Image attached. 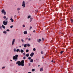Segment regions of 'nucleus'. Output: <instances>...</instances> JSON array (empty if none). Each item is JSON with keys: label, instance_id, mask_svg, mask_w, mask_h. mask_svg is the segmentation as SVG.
<instances>
[{"label": "nucleus", "instance_id": "9d476101", "mask_svg": "<svg viewBox=\"0 0 73 73\" xmlns=\"http://www.w3.org/2000/svg\"><path fill=\"white\" fill-rule=\"evenodd\" d=\"M29 53H28L27 54H26V57H29Z\"/></svg>", "mask_w": 73, "mask_h": 73}, {"label": "nucleus", "instance_id": "1a4fd4ad", "mask_svg": "<svg viewBox=\"0 0 73 73\" xmlns=\"http://www.w3.org/2000/svg\"><path fill=\"white\" fill-rule=\"evenodd\" d=\"M37 41L38 42H40V41H41V40L40 39H38Z\"/></svg>", "mask_w": 73, "mask_h": 73}, {"label": "nucleus", "instance_id": "864d4df0", "mask_svg": "<svg viewBox=\"0 0 73 73\" xmlns=\"http://www.w3.org/2000/svg\"><path fill=\"white\" fill-rule=\"evenodd\" d=\"M11 61H12V60H11Z\"/></svg>", "mask_w": 73, "mask_h": 73}, {"label": "nucleus", "instance_id": "f257e3e1", "mask_svg": "<svg viewBox=\"0 0 73 73\" xmlns=\"http://www.w3.org/2000/svg\"><path fill=\"white\" fill-rule=\"evenodd\" d=\"M17 57H18V55H16L15 56H14L13 57V59L16 61L17 60Z\"/></svg>", "mask_w": 73, "mask_h": 73}, {"label": "nucleus", "instance_id": "0eeeda50", "mask_svg": "<svg viewBox=\"0 0 73 73\" xmlns=\"http://www.w3.org/2000/svg\"><path fill=\"white\" fill-rule=\"evenodd\" d=\"M15 39H14L12 42V45H13L14 44V43H15Z\"/></svg>", "mask_w": 73, "mask_h": 73}, {"label": "nucleus", "instance_id": "8fccbe9b", "mask_svg": "<svg viewBox=\"0 0 73 73\" xmlns=\"http://www.w3.org/2000/svg\"><path fill=\"white\" fill-rule=\"evenodd\" d=\"M35 32V31L34 30L33 31V32Z\"/></svg>", "mask_w": 73, "mask_h": 73}, {"label": "nucleus", "instance_id": "58836bf2", "mask_svg": "<svg viewBox=\"0 0 73 73\" xmlns=\"http://www.w3.org/2000/svg\"><path fill=\"white\" fill-rule=\"evenodd\" d=\"M28 40H29V41H30V40H31V38H29L28 39Z\"/></svg>", "mask_w": 73, "mask_h": 73}, {"label": "nucleus", "instance_id": "2f4dec72", "mask_svg": "<svg viewBox=\"0 0 73 73\" xmlns=\"http://www.w3.org/2000/svg\"><path fill=\"white\" fill-rule=\"evenodd\" d=\"M7 32H9V29H7Z\"/></svg>", "mask_w": 73, "mask_h": 73}, {"label": "nucleus", "instance_id": "c756f323", "mask_svg": "<svg viewBox=\"0 0 73 73\" xmlns=\"http://www.w3.org/2000/svg\"><path fill=\"white\" fill-rule=\"evenodd\" d=\"M53 63H54V62L53 61V60H52L51 61Z\"/></svg>", "mask_w": 73, "mask_h": 73}, {"label": "nucleus", "instance_id": "f03ea898", "mask_svg": "<svg viewBox=\"0 0 73 73\" xmlns=\"http://www.w3.org/2000/svg\"><path fill=\"white\" fill-rule=\"evenodd\" d=\"M3 24L5 25H7V24H8V22L7 21H4L3 22Z\"/></svg>", "mask_w": 73, "mask_h": 73}, {"label": "nucleus", "instance_id": "6ab92c4d", "mask_svg": "<svg viewBox=\"0 0 73 73\" xmlns=\"http://www.w3.org/2000/svg\"><path fill=\"white\" fill-rule=\"evenodd\" d=\"M27 46H28L29 47V46H30V45L29 44H27Z\"/></svg>", "mask_w": 73, "mask_h": 73}, {"label": "nucleus", "instance_id": "39448f33", "mask_svg": "<svg viewBox=\"0 0 73 73\" xmlns=\"http://www.w3.org/2000/svg\"><path fill=\"white\" fill-rule=\"evenodd\" d=\"M34 55V53L32 52L30 55V56L31 57H32Z\"/></svg>", "mask_w": 73, "mask_h": 73}, {"label": "nucleus", "instance_id": "6e6d98bb", "mask_svg": "<svg viewBox=\"0 0 73 73\" xmlns=\"http://www.w3.org/2000/svg\"><path fill=\"white\" fill-rule=\"evenodd\" d=\"M60 20V21H61V20Z\"/></svg>", "mask_w": 73, "mask_h": 73}, {"label": "nucleus", "instance_id": "79ce46f5", "mask_svg": "<svg viewBox=\"0 0 73 73\" xmlns=\"http://www.w3.org/2000/svg\"><path fill=\"white\" fill-rule=\"evenodd\" d=\"M21 41H22V42H23V41H24V40H23V39H22Z\"/></svg>", "mask_w": 73, "mask_h": 73}, {"label": "nucleus", "instance_id": "37998d69", "mask_svg": "<svg viewBox=\"0 0 73 73\" xmlns=\"http://www.w3.org/2000/svg\"><path fill=\"white\" fill-rule=\"evenodd\" d=\"M14 17H17L16 15L14 16Z\"/></svg>", "mask_w": 73, "mask_h": 73}, {"label": "nucleus", "instance_id": "2eb2a0df", "mask_svg": "<svg viewBox=\"0 0 73 73\" xmlns=\"http://www.w3.org/2000/svg\"><path fill=\"white\" fill-rule=\"evenodd\" d=\"M21 53H23V52H24V50H23L22 49H21Z\"/></svg>", "mask_w": 73, "mask_h": 73}, {"label": "nucleus", "instance_id": "a878e982", "mask_svg": "<svg viewBox=\"0 0 73 73\" xmlns=\"http://www.w3.org/2000/svg\"><path fill=\"white\" fill-rule=\"evenodd\" d=\"M32 72H34L35 71V69H33L32 70Z\"/></svg>", "mask_w": 73, "mask_h": 73}, {"label": "nucleus", "instance_id": "dca6fc26", "mask_svg": "<svg viewBox=\"0 0 73 73\" xmlns=\"http://www.w3.org/2000/svg\"><path fill=\"white\" fill-rule=\"evenodd\" d=\"M33 62V59H31L30 60V62Z\"/></svg>", "mask_w": 73, "mask_h": 73}, {"label": "nucleus", "instance_id": "7c9ffc66", "mask_svg": "<svg viewBox=\"0 0 73 73\" xmlns=\"http://www.w3.org/2000/svg\"><path fill=\"white\" fill-rule=\"evenodd\" d=\"M29 18H31V16H29L28 17V19H29Z\"/></svg>", "mask_w": 73, "mask_h": 73}, {"label": "nucleus", "instance_id": "5fc2aeb1", "mask_svg": "<svg viewBox=\"0 0 73 73\" xmlns=\"http://www.w3.org/2000/svg\"><path fill=\"white\" fill-rule=\"evenodd\" d=\"M21 46H19V47H21Z\"/></svg>", "mask_w": 73, "mask_h": 73}, {"label": "nucleus", "instance_id": "f704fd0d", "mask_svg": "<svg viewBox=\"0 0 73 73\" xmlns=\"http://www.w3.org/2000/svg\"><path fill=\"white\" fill-rule=\"evenodd\" d=\"M3 18H4V19H6V16H4V17H3Z\"/></svg>", "mask_w": 73, "mask_h": 73}, {"label": "nucleus", "instance_id": "c03bdc74", "mask_svg": "<svg viewBox=\"0 0 73 73\" xmlns=\"http://www.w3.org/2000/svg\"><path fill=\"white\" fill-rule=\"evenodd\" d=\"M23 27H25V25H23Z\"/></svg>", "mask_w": 73, "mask_h": 73}, {"label": "nucleus", "instance_id": "412c9836", "mask_svg": "<svg viewBox=\"0 0 73 73\" xmlns=\"http://www.w3.org/2000/svg\"><path fill=\"white\" fill-rule=\"evenodd\" d=\"M28 58L29 60H31V57H28Z\"/></svg>", "mask_w": 73, "mask_h": 73}, {"label": "nucleus", "instance_id": "a19ab883", "mask_svg": "<svg viewBox=\"0 0 73 73\" xmlns=\"http://www.w3.org/2000/svg\"><path fill=\"white\" fill-rule=\"evenodd\" d=\"M32 27H30V29H32Z\"/></svg>", "mask_w": 73, "mask_h": 73}, {"label": "nucleus", "instance_id": "603ef678", "mask_svg": "<svg viewBox=\"0 0 73 73\" xmlns=\"http://www.w3.org/2000/svg\"><path fill=\"white\" fill-rule=\"evenodd\" d=\"M42 58H43V59L44 58V57H42Z\"/></svg>", "mask_w": 73, "mask_h": 73}, {"label": "nucleus", "instance_id": "a211bd4d", "mask_svg": "<svg viewBox=\"0 0 73 73\" xmlns=\"http://www.w3.org/2000/svg\"><path fill=\"white\" fill-rule=\"evenodd\" d=\"M10 20H11V21L12 22H13V21H14L13 19H12L11 18L10 19Z\"/></svg>", "mask_w": 73, "mask_h": 73}, {"label": "nucleus", "instance_id": "6e6552de", "mask_svg": "<svg viewBox=\"0 0 73 73\" xmlns=\"http://www.w3.org/2000/svg\"><path fill=\"white\" fill-rule=\"evenodd\" d=\"M17 64H21V62L20 61H19L17 62Z\"/></svg>", "mask_w": 73, "mask_h": 73}, {"label": "nucleus", "instance_id": "20e7f679", "mask_svg": "<svg viewBox=\"0 0 73 73\" xmlns=\"http://www.w3.org/2000/svg\"><path fill=\"white\" fill-rule=\"evenodd\" d=\"M22 6L23 7H23H25V2H24V1H23V2L22 3Z\"/></svg>", "mask_w": 73, "mask_h": 73}, {"label": "nucleus", "instance_id": "ea45409f", "mask_svg": "<svg viewBox=\"0 0 73 73\" xmlns=\"http://www.w3.org/2000/svg\"><path fill=\"white\" fill-rule=\"evenodd\" d=\"M13 26H11L10 27V28H13Z\"/></svg>", "mask_w": 73, "mask_h": 73}, {"label": "nucleus", "instance_id": "5701e85b", "mask_svg": "<svg viewBox=\"0 0 73 73\" xmlns=\"http://www.w3.org/2000/svg\"><path fill=\"white\" fill-rule=\"evenodd\" d=\"M63 52H64V51H61L60 52V53H61V54H62V53H63Z\"/></svg>", "mask_w": 73, "mask_h": 73}, {"label": "nucleus", "instance_id": "c85d7f7f", "mask_svg": "<svg viewBox=\"0 0 73 73\" xmlns=\"http://www.w3.org/2000/svg\"><path fill=\"white\" fill-rule=\"evenodd\" d=\"M23 58L24 60H25V58H26L24 56L23 57Z\"/></svg>", "mask_w": 73, "mask_h": 73}, {"label": "nucleus", "instance_id": "bb28decb", "mask_svg": "<svg viewBox=\"0 0 73 73\" xmlns=\"http://www.w3.org/2000/svg\"><path fill=\"white\" fill-rule=\"evenodd\" d=\"M71 22L72 23H73V20L72 19H71Z\"/></svg>", "mask_w": 73, "mask_h": 73}, {"label": "nucleus", "instance_id": "09e8293b", "mask_svg": "<svg viewBox=\"0 0 73 73\" xmlns=\"http://www.w3.org/2000/svg\"><path fill=\"white\" fill-rule=\"evenodd\" d=\"M6 20H8V18H6Z\"/></svg>", "mask_w": 73, "mask_h": 73}, {"label": "nucleus", "instance_id": "4468645a", "mask_svg": "<svg viewBox=\"0 0 73 73\" xmlns=\"http://www.w3.org/2000/svg\"><path fill=\"white\" fill-rule=\"evenodd\" d=\"M24 34H27V31H25L24 32Z\"/></svg>", "mask_w": 73, "mask_h": 73}, {"label": "nucleus", "instance_id": "4be33fe9", "mask_svg": "<svg viewBox=\"0 0 73 73\" xmlns=\"http://www.w3.org/2000/svg\"><path fill=\"white\" fill-rule=\"evenodd\" d=\"M33 50H34V51H36V48H34L33 49Z\"/></svg>", "mask_w": 73, "mask_h": 73}, {"label": "nucleus", "instance_id": "f3484780", "mask_svg": "<svg viewBox=\"0 0 73 73\" xmlns=\"http://www.w3.org/2000/svg\"><path fill=\"white\" fill-rule=\"evenodd\" d=\"M2 27L3 28H4V29H5V26H4L3 25H2Z\"/></svg>", "mask_w": 73, "mask_h": 73}, {"label": "nucleus", "instance_id": "cd10ccee", "mask_svg": "<svg viewBox=\"0 0 73 73\" xmlns=\"http://www.w3.org/2000/svg\"><path fill=\"white\" fill-rule=\"evenodd\" d=\"M17 10H18V11L20 10V8H19L17 9Z\"/></svg>", "mask_w": 73, "mask_h": 73}, {"label": "nucleus", "instance_id": "7ed1b4c3", "mask_svg": "<svg viewBox=\"0 0 73 73\" xmlns=\"http://www.w3.org/2000/svg\"><path fill=\"white\" fill-rule=\"evenodd\" d=\"M1 12L2 13H3L4 15H6V12L5 11H4V10H2Z\"/></svg>", "mask_w": 73, "mask_h": 73}, {"label": "nucleus", "instance_id": "393cba45", "mask_svg": "<svg viewBox=\"0 0 73 73\" xmlns=\"http://www.w3.org/2000/svg\"><path fill=\"white\" fill-rule=\"evenodd\" d=\"M26 52H29V50H26Z\"/></svg>", "mask_w": 73, "mask_h": 73}, {"label": "nucleus", "instance_id": "ddd939ff", "mask_svg": "<svg viewBox=\"0 0 73 73\" xmlns=\"http://www.w3.org/2000/svg\"><path fill=\"white\" fill-rule=\"evenodd\" d=\"M40 72H42V71H43V68H41L40 69Z\"/></svg>", "mask_w": 73, "mask_h": 73}, {"label": "nucleus", "instance_id": "b1692460", "mask_svg": "<svg viewBox=\"0 0 73 73\" xmlns=\"http://www.w3.org/2000/svg\"><path fill=\"white\" fill-rule=\"evenodd\" d=\"M3 33H5V34L7 33V32H6V31H3Z\"/></svg>", "mask_w": 73, "mask_h": 73}, {"label": "nucleus", "instance_id": "aec40b11", "mask_svg": "<svg viewBox=\"0 0 73 73\" xmlns=\"http://www.w3.org/2000/svg\"><path fill=\"white\" fill-rule=\"evenodd\" d=\"M27 44H25L24 45V47H26L27 46Z\"/></svg>", "mask_w": 73, "mask_h": 73}, {"label": "nucleus", "instance_id": "f8f14e48", "mask_svg": "<svg viewBox=\"0 0 73 73\" xmlns=\"http://www.w3.org/2000/svg\"><path fill=\"white\" fill-rule=\"evenodd\" d=\"M16 51L17 52H20V50L19 49H17L16 50Z\"/></svg>", "mask_w": 73, "mask_h": 73}, {"label": "nucleus", "instance_id": "49530a36", "mask_svg": "<svg viewBox=\"0 0 73 73\" xmlns=\"http://www.w3.org/2000/svg\"><path fill=\"white\" fill-rule=\"evenodd\" d=\"M26 40H27V39H28V38H26Z\"/></svg>", "mask_w": 73, "mask_h": 73}, {"label": "nucleus", "instance_id": "9b49d317", "mask_svg": "<svg viewBox=\"0 0 73 73\" xmlns=\"http://www.w3.org/2000/svg\"><path fill=\"white\" fill-rule=\"evenodd\" d=\"M18 65L19 66H20V65H21V66H23L24 65V64H18Z\"/></svg>", "mask_w": 73, "mask_h": 73}, {"label": "nucleus", "instance_id": "423d86ee", "mask_svg": "<svg viewBox=\"0 0 73 73\" xmlns=\"http://www.w3.org/2000/svg\"><path fill=\"white\" fill-rule=\"evenodd\" d=\"M24 60H22L21 62V64H24Z\"/></svg>", "mask_w": 73, "mask_h": 73}, {"label": "nucleus", "instance_id": "e433bc0d", "mask_svg": "<svg viewBox=\"0 0 73 73\" xmlns=\"http://www.w3.org/2000/svg\"><path fill=\"white\" fill-rule=\"evenodd\" d=\"M16 48H15L14 49V52H16Z\"/></svg>", "mask_w": 73, "mask_h": 73}, {"label": "nucleus", "instance_id": "473e14b6", "mask_svg": "<svg viewBox=\"0 0 73 73\" xmlns=\"http://www.w3.org/2000/svg\"><path fill=\"white\" fill-rule=\"evenodd\" d=\"M23 56H25V53H23Z\"/></svg>", "mask_w": 73, "mask_h": 73}, {"label": "nucleus", "instance_id": "72a5a7b5", "mask_svg": "<svg viewBox=\"0 0 73 73\" xmlns=\"http://www.w3.org/2000/svg\"><path fill=\"white\" fill-rule=\"evenodd\" d=\"M5 68V66H4L2 67V69H4Z\"/></svg>", "mask_w": 73, "mask_h": 73}, {"label": "nucleus", "instance_id": "c9c22d12", "mask_svg": "<svg viewBox=\"0 0 73 73\" xmlns=\"http://www.w3.org/2000/svg\"><path fill=\"white\" fill-rule=\"evenodd\" d=\"M42 41H44V40H44V38H42Z\"/></svg>", "mask_w": 73, "mask_h": 73}, {"label": "nucleus", "instance_id": "4c0bfd02", "mask_svg": "<svg viewBox=\"0 0 73 73\" xmlns=\"http://www.w3.org/2000/svg\"><path fill=\"white\" fill-rule=\"evenodd\" d=\"M41 54H43V53H44V52L42 51L41 52Z\"/></svg>", "mask_w": 73, "mask_h": 73}, {"label": "nucleus", "instance_id": "a18cd8bd", "mask_svg": "<svg viewBox=\"0 0 73 73\" xmlns=\"http://www.w3.org/2000/svg\"><path fill=\"white\" fill-rule=\"evenodd\" d=\"M31 21H30V22H31V21H32V19L31 18Z\"/></svg>", "mask_w": 73, "mask_h": 73}, {"label": "nucleus", "instance_id": "3c124183", "mask_svg": "<svg viewBox=\"0 0 73 73\" xmlns=\"http://www.w3.org/2000/svg\"><path fill=\"white\" fill-rule=\"evenodd\" d=\"M38 67L40 66V65H38Z\"/></svg>", "mask_w": 73, "mask_h": 73}, {"label": "nucleus", "instance_id": "de8ad7c7", "mask_svg": "<svg viewBox=\"0 0 73 73\" xmlns=\"http://www.w3.org/2000/svg\"><path fill=\"white\" fill-rule=\"evenodd\" d=\"M28 73H32L31 72H29Z\"/></svg>", "mask_w": 73, "mask_h": 73}]
</instances>
